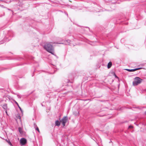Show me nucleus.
Masks as SVG:
<instances>
[{"mask_svg":"<svg viewBox=\"0 0 146 146\" xmlns=\"http://www.w3.org/2000/svg\"><path fill=\"white\" fill-rule=\"evenodd\" d=\"M54 43H55L53 42H47L44 45L45 49L53 55H54V48L52 46V44Z\"/></svg>","mask_w":146,"mask_h":146,"instance_id":"f257e3e1","label":"nucleus"},{"mask_svg":"<svg viewBox=\"0 0 146 146\" xmlns=\"http://www.w3.org/2000/svg\"><path fill=\"white\" fill-rule=\"evenodd\" d=\"M142 80L138 77H135L133 82V84L134 86H136L140 84Z\"/></svg>","mask_w":146,"mask_h":146,"instance_id":"f03ea898","label":"nucleus"},{"mask_svg":"<svg viewBox=\"0 0 146 146\" xmlns=\"http://www.w3.org/2000/svg\"><path fill=\"white\" fill-rule=\"evenodd\" d=\"M27 142V140L25 138H21L20 140V143L22 145H25Z\"/></svg>","mask_w":146,"mask_h":146,"instance_id":"7ed1b4c3","label":"nucleus"},{"mask_svg":"<svg viewBox=\"0 0 146 146\" xmlns=\"http://www.w3.org/2000/svg\"><path fill=\"white\" fill-rule=\"evenodd\" d=\"M67 118L66 117H64L61 121V122L62 123L63 126L65 125V124L67 122Z\"/></svg>","mask_w":146,"mask_h":146,"instance_id":"20e7f679","label":"nucleus"},{"mask_svg":"<svg viewBox=\"0 0 146 146\" xmlns=\"http://www.w3.org/2000/svg\"><path fill=\"white\" fill-rule=\"evenodd\" d=\"M140 69V68H136V69H126L125 70H126L128 71L129 72H133V71H136L137 70H138Z\"/></svg>","mask_w":146,"mask_h":146,"instance_id":"39448f33","label":"nucleus"},{"mask_svg":"<svg viewBox=\"0 0 146 146\" xmlns=\"http://www.w3.org/2000/svg\"><path fill=\"white\" fill-rule=\"evenodd\" d=\"M70 41L69 40H66L64 41V42L62 43H60V44H69L70 43Z\"/></svg>","mask_w":146,"mask_h":146,"instance_id":"423d86ee","label":"nucleus"},{"mask_svg":"<svg viewBox=\"0 0 146 146\" xmlns=\"http://www.w3.org/2000/svg\"><path fill=\"white\" fill-rule=\"evenodd\" d=\"M60 122L58 121H56L55 122V125L56 126H59L60 125Z\"/></svg>","mask_w":146,"mask_h":146,"instance_id":"0eeeda50","label":"nucleus"},{"mask_svg":"<svg viewBox=\"0 0 146 146\" xmlns=\"http://www.w3.org/2000/svg\"><path fill=\"white\" fill-rule=\"evenodd\" d=\"M112 65V63L111 62H110L108 64V68H110Z\"/></svg>","mask_w":146,"mask_h":146,"instance_id":"6e6552de","label":"nucleus"},{"mask_svg":"<svg viewBox=\"0 0 146 146\" xmlns=\"http://www.w3.org/2000/svg\"><path fill=\"white\" fill-rule=\"evenodd\" d=\"M19 130L20 133H22V131L21 128L20 127L19 128Z\"/></svg>","mask_w":146,"mask_h":146,"instance_id":"1a4fd4ad","label":"nucleus"},{"mask_svg":"<svg viewBox=\"0 0 146 146\" xmlns=\"http://www.w3.org/2000/svg\"><path fill=\"white\" fill-rule=\"evenodd\" d=\"M35 129L38 132H40V131L39 130V129L36 126V127L35 128Z\"/></svg>","mask_w":146,"mask_h":146,"instance_id":"9d476101","label":"nucleus"},{"mask_svg":"<svg viewBox=\"0 0 146 146\" xmlns=\"http://www.w3.org/2000/svg\"><path fill=\"white\" fill-rule=\"evenodd\" d=\"M7 141L10 145H12V144L10 141Z\"/></svg>","mask_w":146,"mask_h":146,"instance_id":"9b49d317","label":"nucleus"},{"mask_svg":"<svg viewBox=\"0 0 146 146\" xmlns=\"http://www.w3.org/2000/svg\"><path fill=\"white\" fill-rule=\"evenodd\" d=\"M133 127V126H132L130 125L129 126V128H132Z\"/></svg>","mask_w":146,"mask_h":146,"instance_id":"f8f14e48","label":"nucleus"},{"mask_svg":"<svg viewBox=\"0 0 146 146\" xmlns=\"http://www.w3.org/2000/svg\"><path fill=\"white\" fill-rule=\"evenodd\" d=\"M15 103L17 105V106H18V103L16 102L15 101Z\"/></svg>","mask_w":146,"mask_h":146,"instance_id":"ddd939ff","label":"nucleus"},{"mask_svg":"<svg viewBox=\"0 0 146 146\" xmlns=\"http://www.w3.org/2000/svg\"><path fill=\"white\" fill-rule=\"evenodd\" d=\"M19 108L20 109V110H21V111H22V110H21V108L20 107H19Z\"/></svg>","mask_w":146,"mask_h":146,"instance_id":"4468645a","label":"nucleus"},{"mask_svg":"<svg viewBox=\"0 0 146 146\" xmlns=\"http://www.w3.org/2000/svg\"><path fill=\"white\" fill-rule=\"evenodd\" d=\"M18 106L19 107H19H20L19 105H18Z\"/></svg>","mask_w":146,"mask_h":146,"instance_id":"2eb2a0df","label":"nucleus"},{"mask_svg":"<svg viewBox=\"0 0 146 146\" xmlns=\"http://www.w3.org/2000/svg\"><path fill=\"white\" fill-rule=\"evenodd\" d=\"M66 15H68L67 13H66Z\"/></svg>","mask_w":146,"mask_h":146,"instance_id":"dca6fc26","label":"nucleus"},{"mask_svg":"<svg viewBox=\"0 0 146 146\" xmlns=\"http://www.w3.org/2000/svg\"><path fill=\"white\" fill-rule=\"evenodd\" d=\"M145 114H146V111L145 112Z\"/></svg>","mask_w":146,"mask_h":146,"instance_id":"f3484780","label":"nucleus"}]
</instances>
